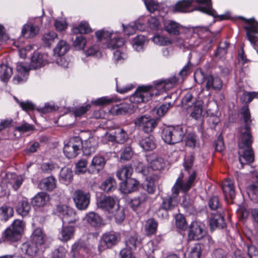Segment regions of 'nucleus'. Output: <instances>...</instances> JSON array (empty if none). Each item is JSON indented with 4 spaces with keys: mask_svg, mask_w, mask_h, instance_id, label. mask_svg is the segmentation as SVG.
Returning <instances> with one entry per match:
<instances>
[{
    "mask_svg": "<svg viewBox=\"0 0 258 258\" xmlns=\"http://www.w3.org/2000/svg\"><path fill=\"white\" fill-rule=\"evenodd\" d=\"M245 123L244 127H241L240 133V141L238 143L240 149H243L242 154H239V160L242 166L244 164H249L254 161V154L251 148L252 143V136L250 133V113L247 106L242 107L241 112ZM239 154L240 152H239Z\"/></svg>",
    "mask_w": 258,
    "mask_h": 258,
    "instance_id": "f257e3e1",
    "label": "nucleus"
},
{
    "mask_svg": "<svg viewBox=\"0 0 258 258\" xmlns=\"http://www.w3.org/2000/svg\"><path fill=\"white\" fill-rule=\"evenodd\" d=\"M195 174H192L185 182H183L182 178H178L171 189L172 194L162 198V202L157 212L163 210L165 211H171L174 209L178 204L177 197L179 191L185 192L188 191L193 186L195 181Z\"/></svg>",
    "mask_w": 258,
    "mask_h": 258,
    "instance_id": "f03ea898",
    "label": "nucleus"
},
{
    "mask_svg": "<svg viewBox=\"0 0 258 258\" xmlns=\"http://www.w3.org/2000/svg\"><path fill=\"white\" fill-rule=\"evenodd\" d=\"M194 2L205 5V6L199 7L197 10L202 12L213 15L212 13L211 0H181L175 5L174 11L175 12L182 13L190 12V11L189 10V8Z\"/></svg>",
    "mask_w": 258,
    "mask_h": 258,
    "instance_id": "7ed1b4c3",
    "label": "nucleus"
},
{
    "mask_svg": "<svg viewBox=\"0 0 258 258\" xmlns=\"http://www.w3.org/2000/svg\"><path fill=\"white\" fill-rule=\"evenodd\" d=\"M25 223L22 220L16 219L4 232L3 237L6 241L15 242L19 240L24 231Z\"/></svg>",
    "mask_w": 258,
    "mask_h": 258,
    "instance_id": "20e7f679",
    "label": "nucleus"
},
{
    "mask_svg": "<svg viewBox=\"0 0 258 258\" xmlns=\"http://www.w3.org/2000/svg\"><path fill=\"white\" fill-rule=\"evenodd\" d=\"M195 79L199 83H203L204 80L206 81V87L207 90L213 89L215 91H221L223 87V83L221 79L217 76L212 75L205 77L203 72L197 71L195 74Z\"/></svg>",
    "mask_w": 258,
    "mask_h": 258,
    "instance_id": "39448f33",
    "label": "nucleus"
},
{
    "mask_svg": "<svg viewBox=\"0 0 258 258\" xmlns=\"http://www.w3.org/2000/svg\"><path fill=\"white\" fill-rule=\"evenodd\" d=\"M185 132L179 126L167 127L164 128L162 133L163 140L169 144H174L180 142L182 141Z\"/></svg>",
    "mask_w": 258,
    "mask_h": 258,
    "instance_id": "423d86ee",
    "label": "nucleus"
},
{
    "mask_svg": "<svg viewBox=\"0 0 258 258\" xmlns=\"http://www.w3.org/2000/svg\"><path fill=\"white\" fill-rule=\"evenodd\" d=\"M155 86L152 85L139 87L130 97V101L134 103H140L150 100L153 95Z\"/></svg>",
    "mask_w": 258,
    "mask_h": 258,
    "instance_id": "0eeeda50",
    "label": "nucleus"
},
{
    "mask_svg": "<svg viewBox=\"0 0 258 258\" xmlns=\"http://www.w3.org/2000/svg\"><path fill=\"white\" fill-rule=\"evenodd\" d=\"M56 210L61 216L63 224L77 226L76 223L79 221V218L73 209L66 205H58Z\"/></svg>",
    "mask_w": 258,
    "mask_h": 258,
    "instance_id": "6e6552de",
    "label": "nucleus"
},
{
    "mask_svg": "<svg viewBox=\"0 0 258 258\" xmlns=\"http://www.w3.org/2000/svg\"><path fill=\"white\" fill-rule=\"evenodd\" d=\"M134 123L136 126L141 128L145 133H151L157 125V121L150 116L144 115L137 118Z\"/></svg>",
    "mask_w": 258,
    "mask_h": 258,
    "instance_id": "1a4fd4ad",
    "label": "nucleus"
},
{
    "mask_svg": "<svg viewBox=\"0 0 258 258\" xmlns=\"http://www.w3.org/2000/svg\"><path fill=\"white\" fill-rule=\"evenodd\" d=\"M73 198L76 207L80 210H85L90 204V194L89 192L78 189L74 192Z\"/></svg>",
    "mask_w": 258,
    "mask_h": 258,
    "instance_id": "9d476101",
    "label": "nucleus"
},
{
    "mask_svg": "<svg viewBox=\"0 0 258 258\" xmlns=\"http://www.w3.org/2000/svg\"><path fill=\"white\" fill-rule=\"evenodd\" d=\"M82 141L80 137L71 139L63 147V153L68 158L76 157L80 152V147Z\"/></svg>",
    "mask_w": 258,
    "mask_h": 258,
    "instance_id": "9b49d317",
    "label": "nucleus"
},
{
    "mask_svg": "<svg viewBox=\"0 0 258 258\" xmlns=\"http://www.w3.org/2000/svg\"><path fill=\"white\" fill-rule=\"evenodd\" d=\"M83 154L85 156H90L94 153L98 147V139L95 137H90L88 139L82 141L81 143Z\"/></svg>",
    "mask_w": 258,
    "mask_h": 258,
    "instance_id": "f8f14e48",
    "label": "nucleus"
},
{
    "mask_svg": "<svg viewBox=\"0 0 258 258\" xmlns=\"http://www.w3.org/2000/svg\"><path fill=\"white\" fill-rule=\"evenodd\" d=\"M205 234L203 229V225L197 222H192L190 225L188 237L190 240H199L201 239Z\"/></svg>",
    "mask_w": 258,
    "mask_h": 258,
    "instance_id": "ddd939ff",
    "label": "nucleus"
},
{
    "mask_svg": "<svg viewBox=\"0 0 258 258\" xmlns=\"http://www.w3.org/2000/svg\"><path fill=\"white\" fill-rule=\"evenodd\" d=\"M16 69L18 74L13 79L14 84H18L26 81L30 70L29 66L25 62H18Z\"/></svg>",
    "mask_w": 258,
    "mask_h": 258,
    "instance_id": "4468645a",
    "label": "nucleus"
},
{
    "mask_svg": "<svg viewBox=\"0 0 258 258\" xmlns=\"http://www.w3.org/2000/svg\"><path fill=\"white\" fill-rule=\"evenodd\" d=\"M40 247V245L32 241L23 243L21 247V250L28 256L24 258H34L39 252Z\"/></svg>",
    "mask_w": 258,
    "mask_h": 258,
    "instance_id": "2eb2a0df",
    "label": "nucleus"
},
{
    "mask_svg": "<svg viewBox=\"0 0 258 258\" xmlns=\"http://www.w3.org/2000/svg\"><path fill=\"white\" fill-rule=\"evenodd\" d=\"M244 20L249 25L247 26L244 27L245 29L246 30L247 38L251 43L254 44L256 38L254 34H258V23L254 22L251 19L246 20L244 19Z\"/></svg>",
    "mask_w": 258,
    "mask_h": 258,
    "instance_id": "dca6fc26",
    "label": "nucleus"
},
{
    "mask_svg": "<svg viewBox=\"0 0 258 258\" xmlns=\"http://www.w3.org/2000/svg\"><path fill=\"white\" fill-rule=\"evenodd\" d=\"M115 201L112 197L102 196L98 202L99 208L108 212H113V209L115 206Z\"/></svg>",
    "mask_w": 258,
    "mask_h": 258,
    "instance_id": "f3484780",
    "label": "nucleus"
},
{
    "mask_svg": "<svg viewBox=\"0 0 258 258\" xmlns=\"http://www.w3.org/2000/svg\"><path fill=\"white\" fill-rule=\"evenodd\" d=\"M76 225L63 224L58 235V239L63 242H67L73 238L75 234Z\"/></svg>",
    "mask_w": 258,
    "mask_h": 258,
    "instance_id": "a211bd4d",
    "label": "nucleus"
},
{
    "mask_svg": "<svg viewBox=\"0 0 258 258\" xmlns=\"http://www.w3.org/2000/svg\"><path fill=\"white\" fill-rule=\"evenodd\" d=\"M222 213H213L212 214V217L210 221V225L211 229L214 230L216 228L223 229L226 226V224Z\"/></svg>",
    "mask_w": 258,
    "mask_h": 258,
    "instance_id": "6ab92c4d",
    "label": "nucleus"
},
{
    "mask_svg": "<svg viewBox=\"0 0 258 258\" xmlns=\"http://www.w3.org/2000/svg\"><path fill=\"white\" fill-rule=\"evenodd\" d=\"M222 188L226 200H233L235 198V191L233 182L230 179H226L222 182Z\"/></svg>",
    "mask_w": 258,
    "mask_h": 258,
    "instance_id": "aec40b11",
    "label": "nucleus"
},
{
    "mask_svg": "<svg viewBox=\"0 0 258 258\" xmlns=\"http://www.w3.org/2000/svg\"><path fill=\"white\" fill-rule=\"evenodd\" d=\"M102 239L107 247H112L118 242L119 235L114 232H109L102 235Z\"/></svg>",
    "mask_w": 258,
    "mask_h": 258,
    "instance_id": "412c9836",
    "label": "nucleus"
},
{
    "mask_svg": "<svg viewBox=\"0 0 258 258\" xmlns=\"http://www.w3.org/2000/svg\"><path fill=\"white\" fill-rule=\"evenodd\" d=\"M31 209V206L26 199L19 200L16 207L17 213L23 217L27 216Z\"/></svg>",
    "mask_w": 258,
    "mask_h": 258,
    "instance_id": "4be33fe9",
    "label": "nucleus"
},
{
    "mask_svg": "<svg viewBox=\"0 0 258 258\" xmlns=\"http://www.w3.org/2000/svg\"><path fill=\"white\" fill-rule=\"evenodd\" d=\"M84 219L88 224L94 227H99L102 225V220L100 216L93 212L87 213Z\"/></svg>",
    "mask_w": 258,
    "mask_h": 258,
    "instance_id": "5701e85b",
    "label": "nucleus"
},
{
    "mask_svg": "<svg viewBox=\"0 0 258 258\" xmlns=\"http://www.w3.org/2000/svg\"><path fill=\"white\" fill-rule=\"evenodd\" d=\"M147 160L150 162L151 168L154 170H160L165 165L164 159L155 155L149 156Z\"/></svg>",
    "mask_w": 258,
    "mask_h": 258,
    "instance_id": "b1692460",
    "label": "nucleus"
},
{
    "mask_svg": "<svg viewBox=\"0 0 258 258\" xmlns=\"http://www.w3.org/2000/svg\"><path fill=\"white\" fill-rule=\"evenodd\" d=\"M6 176L8 179V182L15 190H17L20 188L24 181L21 175H18L14 173H6Z\"/></svg>",
    "mask_w": 258,
    "mask_h": 258,
    "instance_id": "393cba45",
    "label": "nucleus"
},
{
    "mask_svg": "<svg viewBox=\"0 0 258 258\" xmlns=\"http://www.w3.org/2000/svg\"><path fill=\"white\" fill-rule=\"evenodd\" d=\"M49 200V195L44 192L37 194L32 200L33 206L41 207L44 206Z\"/></svg>",
    "mask_w": 258,
    "mask_h": 258,
    "instance_id": "a878e982",
    "label": "nucleus"
},
{
    "mask_svg": "<svg viewBox=\"0 0 258 258\" xmlns=\"http://www.w3.org/2000/svg\"><path fill=\"white\" fill-rule=\"evenodd\" d=\"M133 172L132 167L130 165H125L117 170L116 176L119 180L126 181L131 176Z\"/></svg>",
    "mask_w": 258,
    "mask_h": 258,
    "instance_id": "bb28decb",
    "label": "nucleus"
},
{
    "mask_svg": "<svg viewBox=\"0 0 258 258\" xmlns=\"http://www.w3.org/2000/svg\"><path fill=\"white\" fill-rule=\"evenodd\" d=\"M39 27L31 24H25L22 29V35L26 38L35 36L39 32Z\"/></svg>",
    "mask_w": 258,
    "mask_h": 258,
    "instance_id": "cd10ccee",
    "label": "nucleus"
},
{
    "mask_svg": "<svg viewBox=\"0 0 258 258\" xmlns=\"http://www.w3.org/2000/svg\"><path fill=\"white\" fill-rule=\"evenodd\" d=\"M45 236L43 230L41 228H37L34 230L31 235V241L41 246L45 242Z\"/></svg>",
    "mask_w": 258,
    "mask_h": 258,
    "instance_id": "c85d7f7f",
    "label": "nucleus"
},
{
    "mask_svg": "<svg viewBox=\"0 0 258 258\" xmlns=\"http://www.w3.org/2000/svg\"><path fill=\"white\" fill-rule=\"evenodd\" d=\"M39 186L42 189L51 191L56 187V180L53 176L47 177L41 181Z\"/></svg>",
    "mask_w": 258,
    "mask_h": 258,
    "instance_id": "c756f323",
    "label": "nucleus"
},
{
    "mask_svg": "<svg viewBox=\"0 0 258 258\" xmlns=\"http://www.w3.org/2000/svg\"><path fill=\"white\" fill-rule=\"evenodd\" d=\"M106 160L103 156L96 155L92 159L90 167L99 172L104 168Z\"/></svg>",
    "mask_w": 258,
    "mask_h": 258,
    "instance_id": "7c9ffc66",
    "label": "nucleus"
},
{
    "mask_svg": "<svg viewBox=\"0 0 258 258\" xmlns=\"http://www.w3.org/2000/svg\"><path fill=\"white\" fill-rule=\"evenodd\" d=\"M190 116L192 118L197 120L202 117L203 113V102L198 100L196 103L190 108Z\"/></svg>",
    "mask_w": 258,
    "mask_h": 258,
    "instance_id": "2f4dec72",
    "label": "nucleus"
},
{
    "mask_svg": "<svg viewBox=\"0 0 258 258\" xmlns=\"http://www.w3.org/2000/svg\"><path fill=\"white\" fill-rule=\"evenodd\" d=\"M140 146L146 151L154 150L156 146L153 137H149L142 139L140 141Z\"/></svg>",
    "mask_w": 258,
    "mask_h": 258,
    "instance_id": "473e14b6",
    "label": "nucleus"
},
{
    "mask_svg": "<svg viewBox=\"0 0 258 258\" xmlns=\"http://www.w3.org/2000/svg\"><path fill=\"white\" fill-rule=\"evenodd\" d=\"M69 45L64 40H61L59 41L57 43L55 47L53 49L54 54L58 56H62L64 55L69 50Z\"/></svg>",
    "mask_w": 258,
    "mask_h": 258,
    "instance_id": "72a5a7b5",
    "label": "nucleus"
},
{
    "mask_svg": "<svg viewBox=\"0 0 258 258\" xmlns=\"http://www.w3.org/2000/svg\"><path fill=\"white\" fill-rule=\"evenodd\" d=\"M158 227V223L153 218H150L146 221L145 225V231L148 236L156 233Z\"/></svg>",
    "mask_w": 258,
    "mask_h": 258,
    "instance_id": "f704fd0d",
    "label": "nucleus"
},
{
    "mask_svg": "<svg viewBox=\"0 0 258 258\" xmlns=\"http://www.w3.org/2000/svg\"><path fill=\"white\" fill-rule=\"evenodd\" d=\"M44 64L43 55L38 53H35L31 57V69H37L43 66Z\"/></svg>",
    "mask_w": 258,
    "mask_h": 258,
    "instance_id": "c9c22d12",
    "label": "nucleus"
},
{
    "mask_svg": "<svg viewBox=\"0 0 258 258\" xmlns=\"http://www.w3.org/2000/svg\"><path fill=\"white\" fill-rule=\"evenodd\" d=\"M197 101L196 99L193 97L190 93H187L181 100L182 106L186 108L188 111H190L189 109L196 103Z\"/></svg>",
    "mask_w": 258,
    "mask_h": 258,
    "instance_id": "e433bc0d",
    "label": "nucleus"
},
{
    "mask_svg": "<svg viewBox=\"0 0 258 258\" xmlns=\"http://www.w3.org/2000/svg\"><path fill=\"white\" fill-rule=\"evenodd\" d=\"M73 177V171L70 168L64 167L61 169L59 173V179L60 180L66 183H68L71 182Z\"/></svg>",
    "mask_w": 258,
    "mask_h": 258,
    "instance_id": "4c0bfd02",
    "label": "nucleus"
},
{
    "mask_svg": "<svg viewBox=\"0 0 258 258\" xmlns=\"http://www.w3.org/2000/svg\"><path fill=\"white\" fill-rule=\"evenodd\" d=\"M13 209L7 206H4L0 208V221L6 222L13 215Z\"/></svg>",
    "mask_w": 258,
    "mask_h": 258,
    "instance_id": "58836bf2",
    "label": "nucleus"
},
{
    "mask_svg": "<svg viewBox=\"0 0 258 258\" xmlns=\"http://www.w3.org/2000/svg\"><path fill=\"white\" fill-rule=\"evenodd\" d=\"M195 160V157L192 155H190L189 156L185 157L184 159V162L183 163V166L185 169V170L187 171L188 174H189V177L192 174H195V180L196 177V173L195 170L192 169V166L194 161Z\"/></svg>",
    "mask_w": 258,
    "mask_h": 258,
    "instance_id": "ea45409f",
    "label": "nucleus"
},
{
    "mask_svg": "<svg viewBox=\"0 0 258 258\" xmlns=\"http://www.w3.org/2000/svg\"><path fill=\"white\" fill-rule=\"evenodd\" d=\"M140 243L139 240L138 235L134 233L128 236L125 240L126 247L130 250H135L136 249L137 245Z\"/></svg>",
    "mask_w": 258,
    "mask_h": 258,
    "instance_id": "a19ab883",
    "label": "nucleus"
},
{
    "mask_svg": "<svg viewBox=\"0 0 258 258\" xmlns=\"http://www.w3.org/2000/svg\"><path fill=\"white\" fill-rule=\"evenodd\" d=\"M185 144L191 148H195L200 146L198 137L194 133H188L185 137Z\"/></svg>",
    "mask_w": 258,
    "mask_h": 258,
    "instance_id": "79ce46f5",
    "label": "nucleus"
},
{
    "mask_svg": "<svg viewBox=\"0 0 258 258\" xmlns=\"http://www.w3.org/2000/svg\"><path fill=\"white\" fill-rule=\"evenodd\" d=\"M13 73L12 69L6 64L0 65V79L6 82L11 77Z\"/></svg>",
    "mask_w": 258,
    "mask_h": 258,
    "instance_id": "37998d69",
    "label": "nucleus"
},
{
    "mask_svg": "<svg viewBox=\"0 0 258 258\" xmlns=\"http://www.w3.org/2000/svg\"><path fill=\"white\" fill-rule=\"evenodd\" d=\"M209 207L211 210L216 211L217 213H223L219 198L217 196H213L211 198L209 201Z\"/></svg>",
    "mask_w": 258,
    "mask_h": 258,
    "instance_id": "c03bdc74",
    "label": "nucleus"
},
{
    "mask_svg": "<svg viewBox=\"0 0 258 258\" xmlns=\"http://www.w3.org/2000/svg\"><path fill=\"white\" fill-rule=\"evenodd\" d=\"M116 188V182L112 177L108 178L101 185V188L107 192L114 190Z\"/></svg>",
    "mask_w": 258,
    "mask_h": 258,
    "instance_id": "a18cd8bd",
    "label": "nucleus"
},
{
    "mask_svg": "<svg viewBox=\"0 0 258 258\" xmlns=\"http://www.w3.org/2000/svg\"><path fill=\"white\" fill-rule=\"evenodd\" d=\"M165 29L169 33L177 35L179 34L180 25L174 21H170L165 26Z\"/></svg>",
    "mask_w": 258,
    "mask_h": 258,
    "instance_id": "49530a36",
    "label": "nucleus"
},
{
    "mask_svg": "<svg viewBox=\"0 0 258 258\" xmlns=\"http://www.w3.org/2000/svg\"><path fill=\"white\" fill-rule=\"evenodd\" d=\"M146 39L143 35H138L133 40V46L137 51H140L143 49Z\"/></svg>",
    "mask_w": 258,
    "mask_h": 258,
    "instance_id": "de8ad7c7",
    "label": "nucleus"
},
{
    "mask_svg": "<svg viewBox=\"0 0 258 258\" xmlns=\"http://www.w3.org/2000/svg\"><path fill=\"white\" fill-rule=\"evenodd\" d=\"M158 177L151 175L147 178V183L145 189L150 194H153L155 191V181L157 179Z\"/></svg>",
    "mask_w": 258,
    "mask_h": 258,
    "instance_id": "09e8293b",
    "label": "nucleus"
},
{
    "mask_svg": "<svg viewBox=\"0 0 258 258\" xmlns=\"http://www.w3.org/2000/svg\"><path fill=\"white\" fill-rule=\"evenodd\" d=\"M57 38V34L54 32H49L45 33L42 40L46 46L49 47Z\"/></svg>",
    "mask_w": 258,
    "mask_h": 258,
    "instance_id": "8fccbe9b",
    "label": "nucleus"
},
{
    "mask_svg": "<svg viewBox=\"0 0 258 258\" xmlns=\"http://www.w3.org/2000/svg\"><path fill=\"white\" fill-rule=\"evenodd\" d=\"M88 162L86 159L82 158L76 163L75 172L77 174L85 173L87 171Z\"/></svg>",
    "mask_w": 258,
    "mask_h": 258,
    "instance_id": "3c124183",
    "label": "nucleus"
},
{
    "mask_svg": "<svg viewBox=\"0 0 258 258\" xmlns=\"http://www.w3.org/2000/svg\"><path fill=\"white\" fill-rule=\"evenodd\" d=\"M87 245L85 241L79 240L72 245V251L75 255L80 253L81 251H85Z\"/></svg>",
    "mask_w": 258,
    "mask_h": 258,
    "instance_id": "603ef678",
    "label": "nucleus"
},
{
    "mask_svg": "<svg viewBox=\"0 0 258 258\" xmlns=\"http://www.w3.org/2000/svg\"><path fill=\"white\" fill-rule=\"evenodd\" d=\"M58 165L53 162H48L43 163L41 164L40 169L42 172L44 173H50L55 169H58Z\"/></svg>",
    "mask_w": 258,
    "mask_h": 258,
    "instance_id": "864d4df0",
    "label": "nucleus"
},
{
    "mask_svg": "<svg viewBox=\"0 0 258 258\" xmlns=\"http://www.w3.org/2000/svg\"><path fill=\"white\" fill-rule=\"evenodd\" d=\"M115 207H116L115 211L113 210V212L110 213L113 214L116 222H121L125 218L123 209L120 208L118 205H116Z\"/></svg>",
    "mask_w": 258,
    "mask_h": 258,
    "instance_id": "5fc2aeb1",
    "label": "nucleus"
},
{
    "mask_svg": "<svg viewBox=\"0 0 258 258\" xmlns=\"http://www.w3.org/2000/svg\"><path fill=\"white\" fill-rule=\"evenodd\" d=\"M124 40L123 38L120 37H114L109 42L107 47L114 49L117 47H120L123 45Z\"/></svg>",
    "mask_w": 258,
    "mask_h": 258,
    "instance_id": "6e6d98bb",
    "label": "nucleus"
},
{
    "mask_svg": "<svg viewBox=\"0 0 258 258\" xmlns=\"http://www.w3.org/2000/svg\"><path fill=\"white\" fill-rule=\"evenodd\" d=\"M116 143H124L128 138L126 133L122 128H117L115 131Z\"/></svg>",
    "mask_w": 258,
    "mask_h": 258,
    "instance_id": "4d7b16f0",
    "label": "nucleus"
},
{
    "mask_svg": "<svg viewBox=\"0 0 258 258\" xmlns=\"http://www.w3.org/2000/svg\"><path fill=\"white\" fill-rule=\"evenodd\" d=\"M178 81V79L176 77H171L168 79L162 80L159 81L154 82V84L156 86L163 85V87H165L168 85H170V87H172L174 86Z\"/></svg>",
    "mask_w": 258,
    "mask_h": 258,
    "instance_id": "13d9d810",
    "label": "nucleus"
},
{
    "mask_svg": "<svg viewBox=\"0 0 258 258\" xmlns=\"http://www.w3.org/2000/svg\"><path fill=\"white\" fill-rule=\"evenodd\" d=\"M153 40L154 43L159 45H168L172 43V41L170 39L163 36H155L153 38Z\"/></svg>",
    "mask_w": 258,
    "mask_h": 258,
    "instance_id": "bf43d9fd",
    "label": "nucleus"
},
{
    "mask_svg": "<svg viewBox=\"0 0 258 258\" xmlns=\"http://www.w3.org/2000/svg\"><path fill=\"white\" fill-rule=\"evenodd\" d=\"M90 31V28L89 24L86 22H82L77 27L75 28L73 32L75 33L85 34L87 33Z\"/></svg>",
    "mask_w": 258,
    "mask_h": 258,
    "instance_id": "052dcab7",
    "label": "nucleus"
},
{
    "mask_svg": "<svg viewBox=\"0 0 258 258\" xmlns=\"http://www.w3.org/2000/svg\"><path fill=\"white\" fill-rule=\"evenodd\" d=\"M91 108L90 104H87L85 106H80L74 109L73 113L76 117H80L85 114Z\"/></svg>",
    "mask_w": 258,
    "mask_h": 258,
    "instance_id": "680f3d73",
    "label": "nucleus"
},
{
    "mask_svg": "<svg viewBox=\"0 0 258 258\" xmlns=\"http://www.w3.org/2000/svg\"><path fill=\"white\" fill-rule=\"evenodd\" d=\"M86 44V40L83 36L77 37L74 42V46L78 50L84 49Z\"/></svg>",
    "mask_w": 258,
    "mask_h": 258,
    "instance_id": "e2e57ef3",
    "label": "nucleus"
},
{
    "mask_svg": "<svg viewBox=\"0 0 258 258\" xmlns=\"http://www.w3.org/2000/svg\"><path fill=\"white\" fill-rule=\"evenodd\" d=\"M173 103H167L163 104L157 110V114L159 117L164 116L168 111L169 109L173 106Z\"/></svg>",
    "mask_w": 258,
    "mask_h": 258,
    "instance_id": "0e129e2a",
    "label": "nucleus"
},
{
    "mask_svg": "<svg viewBox=\"0 0 258 258\" xmlns=\"http://www.w3.org/2000/svg\"><path fill=\"white\" fill-rule=\"evenodd\" d=\"M128 192L136 190L139 185V182L134 179H130L126 181L125 183Z\"/></svg>",
    "mask_w": 258,
    "mask_h": 258,
    "instance_id": "69168bd1",
    "label": "nucleus"
},
{
    "mask_svg": "<svg viewBox=\"0 0 258 258\" xmlns=\"http://www.w3.org/2000/svg\"><path fill=\"white\" fill-rule=\"evenodd\" d=\"M148 10L151 13L158 10L159 4L154 0H143Z\"/></svg>",
    "mask_w": 258,
    "mask_h": 258,
    "instance_id": "338daca9",
    "label": "nucleus"
},
{
    "mask_svg": "<svg viewBox=\"0 0 258 258\" xmlns=\"http://www.w3.org/2000/svg\"><path fill=\"white\" fill-rule=\"evenodd\" d=\"M67 250L62 246H59L52 252V258H64Z\"/></svg>",
    "mask_w": 258,
    "mask_h": 258,
    "instance_id": "774afa93",
    "label": "nucleus"
}]
</instances>
